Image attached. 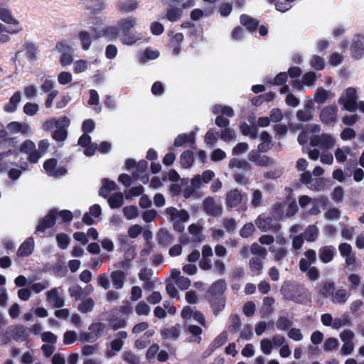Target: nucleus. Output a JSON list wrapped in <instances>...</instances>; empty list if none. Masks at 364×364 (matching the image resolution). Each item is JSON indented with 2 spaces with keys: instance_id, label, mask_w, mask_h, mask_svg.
I'll use <instances>...</instances> for the list:
<instances>
[{
  "instance_id": "nucleus-1",
  "label": "nucleus",
  "mask_w": 364,
  "mask_h": 364,
  "mask_svg": "<svg viewBox=\"0 0 364 364\" xmlns=\"http://www.w3.org/2000/svg\"><path fill=\"white\" fill-rule=\"evenodd\" d=\"M226 289L225 280L220 279L214 282L206 291L205 299L215 316H218L225 307L226 296L225 292Z\"/></svg>"
},
{
  "instance_id": "nucleus-2",
  "label": "nucleus",
  "mask_w": 364,
  "mask_h": 364,
  "mask_svg": "<svg viewBox=\"0 0 364 364\" xmlns=\"http://www.w3.org/2000/svg\"><path fill=\"white\" fill-rule=\"evenodd\" d=\"M308 290L304 284H294L291 282H285L282 284L280 292L285 300L293 301L296 303H302Z\"/></svg>"
},
{
  "instance_id": "nucleus-3",
  "label": "nucleus",
  "mask_w": 364,
  "mask_h": 364,
  "mask_svg": "<svg viewBox=\"0 0 364 364\" xmlns=\"http://www.w3.org/2000/svg\"><path fill=\"white\" fill-rule=\"evenodd\" d=\"M255 224L262 232L277 233L281 229L278 220L266 214L259 215L255 220Z\"/></svg>"
},
{
  "instance_id": "nucleus-4",
  "label": "nucleus",
  "mask_w": 364,
  "mask_h": 364,
  "mask_svg": "<svg viewBox=\"0 0 364 364\" xmlns=\"http://www.w3.org/2000/svg\"><path fill=\"white\" fill-rule=\"evenodd\" d=\"M57 216L58 210L56 208L50 209L44 218L38 220L35 234L38 235L45 232L47 229L53 228L56 223Z\"/></svg>"
},
{
  "instance_id": "nucleus-5",
  "label": "nucleus",
  "mask_w": 364,
  "mask_h": 364,
  "mask_svg": "<svg viewBox=\"0 0 364 364\" xmlns=\"http://www.w3.org/2000/svg\"><path fill=\"white\" fill-rule=\"evenodd\" d=\"M0 19L6 24L14 26V28H22L19 21L13 16L11 11L4 1H0Z\"/></svg>"
},
{
  "instance_id": "nucleus-6",
  "label": "nucleus",
  "mask_w": 364,
  "mask_h": 364,
  "mask_svg": "<svg viewBox=\"0 0 364 364\" xmlns=\"http://www.w3.org/2000/svg\"><path fill=\"white\" fill-rule=\"evenodd\" d=\"M248 160L261 167L272 166L274 164V161L272 158L266 155H260L259 151L256 149H252L249 152Z\"/></svg>"
},
{
  "instance_id": "nucleus-7",
  "label": "nucleus",
  "mask_w": 364,
  "mask_h": 364,
  "mask_svg": "<svg viewBox=\"0 0 364 364\" xmlns=\"http://www.w3.org/2000/svg\"><path fill=\"white\" fill-rule=\"evenodd\" d=\"M338 107L336 105H330L323 108L320 113V119L326 125L333 124L336 122Z\"/></svg>"
},
{
  "instance_id": "nucleus-8",
  "label": "nucleus",
  "mask_w": 364,
  "mask_h": 364,
  "mask_svg": "<svg viewBox=\"0 0 364 364\" xmlns=\"http://www.w3.org/2000/svg\"><path fill=\"white\" fill-rule=\"evenodd\" d=\"M6 333H10L14 341H24L29 336L28 328L23 325H12L9 326Z\"/></svg>"
},
{
  "instance_id": "nucleus-9",
  "label": "nucleus",
  "mask_w": 364,
  "mask_h": 364,
  "mask_svg": "<svg viewBox=\"0 0 364 364\" xmlns=\"http://www.w3.org/2000/svg\"><path fill=\"white\" fill-rule=\"evenodd\" d=\"M336 290V284L332 279L322 281L316 288V293L323 298H331Z\"/></svg>"
},
{
  "instance_id": "nucleus-10",
  "label": "nucleus",
  "mask_w": 364,
  "mask_h": 364,
  "mask_svg": "<svg viewBox=\"0 0 364 364\" xmlns=\"http://www.w3.org/2000/svg\"><path fill=\"white\" fill-rule=\"evenodd\" d=\"M311 144L314 146H320L323 149H331L335 144L334 138L328 134H323L320 136H315L311 140Z\"/></svg>"
},
{
  "instance_id": "nucleus-11",
  "label": "nucleus",
  "mask_w": 364,
  "mask_h": 364,
  "mask_svg": "<svg viewBox=\"0 0 364 364\" xmlns=\"http://www.w3.org/2000/svg\"><path fill=\"white\" fill-rule=\"evenodd\" d=\"M242 196L240 191L234 188L228 192L226 195L225 204L228 209L237 207L242 201Z\"/></svg>"
},
{
  "instance_id": "nucleus-12",
  "label": "nucleus",
  "mask_w": 364,
  "mask_h": 364,
  "mask_svg": "<svg viewBox=\"0 0 364 364\" xmlns=\"http://www.w3.org/2000/svg\"><path fill=\"white\" fill-rule=\"evenodd\" d=\"M205 212L213 217L220 216L222 214V208L215 203L213 198L208 197L203 202Z\"/></svg>"
},
{
  "instance_id": "nucleus-13",
  "label": "nucleus",
  "mask_w": 364,
  "mask_h": 364,
  "mask_svg": "<svg viewBox=\"0 0 364 364\" xmlns=\"http://www.w3.org/2000/svg\"><path fill=\"white\" fill-rule=\"evenodd\" d=\"M95 39H98L101 36H105L108 38L109 41L115 39L119 33V30L117 27L109 26L105 29H102L98 33H97V28L93 27L91 29Z\"/></svg>"
},
{
  "instance_id": "nucleus-14",
  "label": "nucleus",
  "mask_w": 364,
  "mask_h": 364,
  "mask_svg": "<svg viewBox=\"0 0 364 364\" xmlns=\"http://www.w3.org/2000/svg\"><path fill=\"white\" fill-rule=\"evenodd\" d=\"M350 50L353 58L360 59L364 55V37L357 36L353 41Z\"/></svg>"
},
{
  "instance_id": "nucleus-15",
  "label": "nucleus",
  "mask_w": 364,
  "mask_h": 364,
  "mask_svg": "<svg viewBox=\"0 0 364 364\" xmlns=\"http://www.w3.org/2000/svg\"><path fill=\"white\" fill-rule=\"evenodd\" d=\"M196 142V132H191L188 134H178L174 139V146L176 147L182 146L186 143H190L191 146L193 147Z\"/></svg>"
},
{
  "instance_id": "nucleus-16",
  "label": "nucleus",
  "mask_w": 364,
  "mask_h": 364,
  "mask_svg": "<svg viewBox=\"0 0 364 364\" xmlns=\"http://www.w3.org/2000/svg\"><path fill=\"white\" fill-rule=\"evenodd\" d=\"M34 250V240L30 237L23 242L17 252L18 257H28L32 254Z\"/></svg>"
},
{
  "instance_id": "nucleus-17",
  "label": "nucleus",
  "mask_w": 364,
  "mask_h": 364,
  "mask_svg": "<svg viewBox=\"0 0 364 364\" xmlns=\"http://www.w3.org/2000/svg\"><path fill=\"white\" fill-rule=\"evenodd\" d=\"M139 3L136 0L119 1L116 5L117 9L123 14H127L136 10Z\"/></svg>"
},
{
  "instance_id": "nucleus-18",
  "label": "nucleus",
  "mask_w": 364,
  "mask_h": 364,
  "mask_svg": "<svg viewBox=\"0 0 364 364\" xmlns=\"http://www.w3.org/2000/svg\"><path fill=\"white\" fill-rule=\"evenodd\" d=\"M181 333V326L177 323L170 328H165L161 331V338L164 340L166 339H177Z\"/></svg>"
},
{
  "instance_id": "nucleus-19",
  "label": "nucleus",
  "mask_w": 364,
  "mask_h": 364,
  "mask_svg": "<svg viewBox=\"0 0 364 364\" xmlns=\"http://www.w3.org/2000/svg\"><path fill=\"white\" fill-rule=\"evenodd\" d=\"M240 23L247 28L250 32H254L259 26V21L247 14H242L240 16Z\"/></svg>"
},
{
  "instance_id": "nucleus-20",
  "label": "nucleus",
  "mask_w": 364,
  "mask_h": 364,
  "mask_svg": "<svg viewBox=\"0 0 364 364\" xmlns=\"http://www.w3.org/2000/svg\"><path fill=\"white\" fill-rule=\"evenodd\" d=\"M183 34L176 33L170 40L169 47L172 48L173 54L177 55L181 50V43L183 41Z\"/></svg>"
},
{
  "instance_id": "nucleus-21",
  "label": "nucleus",
  "mask_w": 364,
  "mask_h": 364,
  "mask_svg": "<svg viewBox=\"0 0 364 364\" xmlns=\"http://www.w3.org/2000/svg\"><path fill=\"white\" fill-rule=\"evenodd\" d=\"M21 92L16 91L9 99V102L4 105V111L8 113L14 112L16 110L17 105L21 101Z\"/></svg>"
},
{
  "instance_id": "nucleus-22",
  "label": "nucleus",
  "mask_w": 364,
  "mask_h": 364,
  "mask_svg": "<svg viewBox=\"0 0 364 364\" xmlns=\"http://www.w3.org/2000/svg\"><path fill=\"white\" fill-rule=\"evenodd\" d=\"M335 248L331 246H325L319 250V259L323 263H328L333 259Z\"/></svg>"
},
{
  "instance_id": "nucleus-23",
  "label": "nucleus",
  "mask_w": 364,
  "mask_h": 364,
  "mask_svg": "<svg viewBox=\"0 0 364 364\" xmlns=\"http://www.w3.org/2000/svg\"><path fill=\"white\" fill-rule=\"evenodd\" d=\"M183 7L178 8L172 5L166 9L165 14L166 18L171 22H176L178 21L183 15Z\"/></svg>"
},
{
  "instance_id": "nucleus-24",
  "label": "nucleus",
  "mask_w": 364,
  "mask_h": 364,
  "mask_svg": "<svg viewBox=\"0 0 364 364\" xmlns=\"http://www.w3.org/2000/svg\"><path fill=\"white\" fill-rule=\"evenodd\" d=\"M173 237L166 229H161L156 235L158 244L164 247H168L172 242Z\"/></svg>"
},
{
  "instance_id": "nucleus-25",
  "label": "nucleus",
  "mask_w": 364,
  "mask_h": 364,
  "mask_svg": "<svg viewBox=\"0 0 364 364\" xmlns=\"http://www.w3.org/2000/svg\"><path fill=\"white\" fill-rule=\"evenodd\" d=\"M117 188V186L114 181L104 178L102 180V186L99 190V195L103 198H107L111 191L115 190Z\"/></svg>"
},
{
  "instance_id": "nucleus-26",
  "label": "nucleus",
  "mask_w": 364,
  "mask_h": 364,
  "mask_svg": "<svg viewBox=\"0 0 364 364\" xmlns=\"http://www.w3.org/2000/svg\"><path fill=\"white\" fill-rule=\"evenodd\" d=\"M136 23V18L128 17L120 19L118 21V26L119 28L122 31L123 34L127 36L129 33V31L134 27Z\"/></svg>"
},
{
  "instance_id": "nucleus-27",
  "label": "nucleus",
  "mask_w": 364,
  "mask_h": 364,
  "mask_svg": "<svg viewBox=\"0 0 364 364\" xmlns=\"http://www.w3.org/2000/svg\"><path fill=\"white\" fill-rule=\"evenodd\" d=\"M111 279L113 287L116 289H119L123 287L124 280L125 279V274L121 270L113 271L111 273Z\"/></svg>"
},
{
  "instance_id": "nucleus-28",
  "label": "nucleus",
  "mask_w": 364,
  "mask_h": 364,
  "mask_svg": "<svg viewBox=\"0 0 364 364\" xmlns=\"http://www.w3.org/2000/svg\"><path fill=\"white\" fill-rule=\"evenodd\" d=\"M180 163L183 168L191 167L194 163L193 152L191 150L184 151L181 155Z\"/></svg>"
},
{
  "instance_id": "nucleus-29",
  "label": "nucleus",
  "mask_w": 364,
  "mask_h": 364,
  "mask_svg": "<svg viewBox=\"0 0 364 364\" xmlns=\"http://www.w3.org/2000/svg\"><path fill=\"white\" fill-rule=\"evenodd\" d=\"M108 203L109 207L112 209L120 208L124 203L123 194L119 192L111 195L108 199Z\"/></svg>"
},
{
  "instance_id": "nucleus-30",
  "label": "nucleus",
  "mask_w": 364,
  "mask_h": 364,
  "mask_svg": "<svg viewBox=\"0 0 364 364\" xmlns=\"http://www.w3.org/2000/svg\"><path fill=\"white\" fill-rule=\"evenodd\" d=\"M7 129L12 133L21 132L26 134L29 127L27 124H22L18 122H11L7 125Z\"/></svg>"
},
{
  "instance_id": "nucleus-31",
  "label": "nucleus",
  "mask_w": 364,
  "mask_h": 364,
  "mask_svg": "<svg viewBox=\"0 0 364 364\" xmlns=\"http://www.w3.org/2000/svg\"><path fill=\"white\" fill-rule=\"evenodd\" d=\"M78 38L80 41L82 48L85 50H88L92 42L90 33L86 31H81L78 33Z\"/></svg>"
},
{
  "instance_id": "nucleus-32",
  "label": "nucleus",
  "mask_w": 364,
  "mask_h": 364,
  "mask_svg": "<svg viewBox=\"0 0 364 364\" xmlns=\"http://www.w3.org/2000/svg\"><path fill=\"white\" fill-rule=\"evenodd\" d=\"M349 297V294L344 289H339L334 291L331 297V301L337 304L345 303Z\"/></svg>"
},
{
  "instance_id": "nucleus-33",
  "label": "nucleus",
  "mask_w": 364,
  "mask_h": 364,
  "mask_svg": "<svg viewBox=\"0 0 364 364\" xmlns=\"http://www.w3.org/2000/svg\"><path fill=\"white\" fill-rule=\"evenodd\" d=\"M338 103L343 105V109L353 112L358 108L357 100L344 99L343 96H341L338 99Z\"/></svg>"
},
{
  "instance_id": "nucleus-34",
  "label": "nucleus",
  "mask_w": 364,
  "mask_h": 364,
  "mask_svg": "<svg viewBox=\"0 0 364 364\" xmlns=\"http://www.w3.org/2000/svg\"><path fill=\"white\" fill-rule=\"evenodd\" d=\"M318 235V229L314 225H309L304 233V238L307 242L315 241Z\"/></svg>"
},
{
  "instance_id": "nucleus-35",
  "label": "nucleus",
  "mask_w": 364,
  "mask_h": 364,
  "mask_svg": "<svg viewBox=\"0 0 364 364\" xmlns=\"http://www.w3.org/2000/svg\"><path fill=\"white\" fill-rule=\"evenodd\" d=\"M48 298L56 308H61L64 306V300L58 294L56 289H52L48 293Z\"/></svg>"
},
{
  "instance_id": "nucleus-36",
  "label": "nucleus",
  "mask_w": 364,
  "mask_h": 364,
  "mask_svg": "<svg viewBox=\"0 0 364 364\" xmlns=\"http://www.w3.org/2000/svg\"><path fill=\"white\" fill-rule=\"evenodd\" d=\"M228 341V333L226 331H223L220 334H219L210 345V348H211V350H214L216 348H220L223 345H224Z\"/></svg>"
},
{
  "instance_id": "nucleus-37",
  "label": "nucleus",
  "mask_w": 364,
  "mask_h": 364,
  "mask_svg": "<svg viewBox=\"0 0 364 364\" xmlns=\"http://www.w3.org/2000/svg\"><path fill=\"white\" fill-rule=\"evenodd\" d=\"M229 167L233 168L235 167L238 168H243L244 170L249 171L252 168L251 165L245 160H239L237 158H232L230 160Z\"/></svg>"
},
{
  "instance_id": "nucleus-38",
  "label": "nucleus",
  "mask_w": 364,
  "mask_h": 364,
  "mask_svg": "<svg viewBox=\"0 0 364 364\" xmlns=\"http://www.w3.org/2000/svg\"><path fill=\"white\" fill-rule=\"evenodd\" d=\"M230 322L231 323L228 327L230 332L232 333H237L241 326L240 316L237 314H232L230 316Z\"/></svg>"
},
{
  "instance_id": "nucleus-39",
  "label": "nucleus",
  "mask_w": 364,
  "mask_h": 364,
  "mask_svg": "<svg viewBox=\"0 0 364 364\" xmlns=\"http://www.w3.org/2000/svg\"><path fill=\"white\" fill-rule=\"evenodd\" d=\"M105 325L101 322L93 323L89 326L90 333H93L94 336H97V339L102 336Z\"/></svg>"
},
{
  "instance_id": "nucleus-40",
  "label": "nucleus",
  "mask_w": 364,
  "mask_h": 364,
  "mask_svg": "<svg viewBox=\"0 0 364 364\" xmlns=\"http://www.w3.org/2000/svg\"><path fill=\"white\" fill-rule=\"evenodd\" d=\"M25 50L26 51V57L30 60L36 59L37 46L32 42H27L25 43Z\"/></svg>"
},
{
  "instance_id": "nucleus-41",
  "label": "nucleus",
  "mask_w": 364,
  "mask_h": 364,
  "mask_svg": "<svg viewBox=\"0 0 364 364\" xmlns=\"http://www.w3.org/2000/svg\"><path fill=\"white\" fill-rule=\"evenodd\" d=\"M56 241L59 248L65 250L70 243V238L67 234L62 232L56 235Z\"/></svg>"
},
{
  "instance_id": "nucleus-42",
  "label": "nucleus",
  "mask_w": 364,
  "mask_h": 364,
  "mask_svg": "<svg viewBox=\"0 0 364 364\" xmlns=\"http://www.w3.org/2000/svg\"><path fill=\"white\" fill-rule=\"evenodd\" d=\"M58 164L57 159L52 158L47 159L43 163V168L46 171V173L51 176V173H53L56 168Z\"/></svg>"
},
{
  "instance_id": "nucleus-43",
  "label": "nucleus",
  "mask_w": 364,
  "mask_h": 364,
  "mask_svg": "<svg viewBox=\"0 0 364 364\" xmlns=\"http://www.w3.org/2000/svg\"><path fill=\"white\" fill-rule=\"evenodd\" d=\"M123 213L127 219H134L138 216V208L134 205L125 206L123 208Z\"/></svg>"
},
{
  "instance_id": "nucleus-44",
  "label": "nucleus",
  "mask_w": 364,
  "mask_h": 364,
  "mask_svg": "<svg viewBox=\"0 0 364 364\" xmlns=\"http://www.w3.org/2000/svg\"><path fill=\"white\" fill-rule=\"evenodd\" d=\"M255 230V228L252 223L245 224L240 230V235L242 237L247 238L251 236Z\"/></svg>"
},
{
  "instance_id": "nucleus-45",
  "label": "nucleus",
  "mask_w": 364,
  "mask_h": 364,
  "mask_svg": "<svg viewBox=\"0 0 364 364\" xmlns=\"http://www.w3.org/2000/svg\"><path fill=\"white\" fill-rule=\"evenodd\" d=\"M94 304V301L91 298H88L79 304L78 309L82 313H87L93 309Z\"/></svg>"
},
{
  "instance_id": "nucleus-46",
  "label": "nucleus",
  "mask_w": 364,
  "mask_h": 364,
  "mask_svg": "<svg viewBox=\"0 0 364 364\" xmlns=\"http://www.w3.org/2000/svg\"><path fill=\"white\" fill-rule=\"evenodd\" d=\"M250 251L252 254L260 256L262 258H264L267 255V250L264 247L260 246L257 242L252 244L250 247Z\"/></svg>"
},
{
  "instance_id": "nucleus-47",
  "label": "nucleus",
  "mask_w": 364,
  "mask_h": 364,
  "mask_svg": "<svg viewBox=\"0 0 364 364\" xmlns=\"http://www.w3.org/2000/svg\"><path fill=\"white\" fill-rule=\"evenodd\" d=\"M291 324V321L286 316H280L276 322L277 328L283 331L289 329Z\"/></svg>"
},
{
  "instance_id": "nucleus-48",
  "label": "nucleus",
  "mask_w": 364,
  "mask_h": 364,
  "mask_svg": "<svg viewBox=\"0 0 364 364\" xmlns=\"http://www.w3.org/2000/svg\"><path fill=\"white\" fill-rule=\"evenodd\" d=\"M68 136V132L64 127H60L52 134V138L57 141H63Z\"/></svg>"
},
{
  "instance_id": "nucleus-49",
  "label": "nucleus",
  "mask_w": 364,
  "mask_h": 364,
  "mask_svg": "<svg viewBox=\"0 0 364 364\" xmlns=\"http://www.w3.org/2000/svg\"><path fill=\"white\" fill-rule=\"evenodd\" d=\"M328 97L327 91L323 87L318 88L314 95V100L317 103L321 104L325 102Z\"/></svg>"
},
{
  "instance_id": "nucleus-50",
  "label": "nucleus",
  "mask_w": 364,
  "mask_h": 364,
  "mask_svg": "<svg viewBox=\"0 0 364 364\" xmlns=\"http://www.w3.org/2000/svg\"><path fill=\"white\" fill-rule=\"evenodd\" d=\"M38 109L36 103L26 102L23 106V112L28 116H33L38 112Z\"/></svg>"
},
{
  "instance_id": "nucleus-51",
  "label": "nucleus",
  "mask_w": 364,
  "mask_h": 364,
  "mask_svg": "<svg viewBox=\"0 0 364 364\" xmlns=\"http://www.w3.org/2000/svg\"><path fill=\"white\" fill-rule=\"evenodd\" d=\"M311 65L317 70H321L324 68L325 63L321 57L314 55L311 60Z\"/></svg>"
},
{
  "instance_id": "nucleus-52",
  "label": "nucleus",
  "mask_w": 364,
  "mask_h": 364,
  "mask_svg": "<svg viewBox=\"0 0 364 364\" xmlns=\"http://www.w3.org/2000/svg\"><path fill=\"white\" fill-rule=\"evenodd\" d=\"M135 311L139 316H147L150 312V307L144 301H141L136 306Z\"/></svg>"
},
{
  "instance_id": "nucleus-53",
  "label": "nucleus",
  "mask_w": 364,
  "mask_h": 364,
  "mask_svg": "<svg viewBox=\"0 0 364 364\" xmlns=\"http://www.w3.org/2000/svg\"><path fill=\"white\" fill-rule=\"evenodd\" d=\"M218 139V132L210 129L207 132L205 136V142L209 145H214Z\"/></svg>"
},
{
  "instance_id": "nucleus-54",
  "label": "nucleus",
  "mask_w": 364,
  "mask_h": 364,
  "mask_svg": "<svg viewBox=\"0 0 364 364\" xmlns=\"http://www.w3.org/2000/svg\"><path fill=\"white\" fill-rule=\"evenodd\" d=\"M343 196H344L343 188L340 186L335 187L331 193L332 199L334 201H336V203L342 202L343 200Z\"/></svg>"
},
{
  "instance_id": "nucleus-55",
  "label": "nucleus",
  "mask_w": 364,
  "mask_h": 364,
  "mask_svg": "<svg viewBox=\"0 0 364 364\" xmlns=\"http://www.w3.org/2000/svg\"><path fill=\"white\" fill-rule=\"evenodd\" d=\"M250 266L252 270L257 271V274H260L263 268V264L262 260L258 258L253 257L250 260Z\"/></svg>"
},
{
  "instance_id": "nucleus-56",
  "label": "nucleus",
  "mask_w": 364,
  "mask_h": 364,
  "mask_svg": "<svg viewBox=\"0 0 364 364\" xmlns=\"http://www.w3.org/2000/svg\"><path fill=\"white\" fill-rule=\"evenodd\" d=\"M235 138V131L230 128L226 127L221 132L220 139L224 141H230Z\"/></svg>"
},
{
  "instance_id": "nucleus-57",
  "label": "nucleus",
  "mask_w": 364,
  "mask_h": 364,
  "mask_svg": "<svg viewBox=\"0 0 364 364\" xmlns=\"http://www.w3.org/2000/svg\"><path fill=\"white\" fill-rule=\"evenodd\" d=\"M316 81V74L313 71H309L302 76V83L306 86H311Z\"/></svg>"
},
{
  "instance_id": "nucleus-58",
  "label": "nucleus",
  "mask_w": 364,
  "mask_h": 364,
  "mask_svg": "<svg viewBox=\"0 0 364 364\" xmlns=\"http://www.w3.org/2000/svg\"><path fill=\"white\" fill-rule=\"evenodd\" d=\"M68 292L70 296L75 298L76 301L80 299L83 294L82 289L79 285L70 287L68 289Z\"/></svg>"
},
{
  "instance_id": "nucleus-59",
  "label": "nucleus",
  "mask_w": 364,
  "mask_h": 364,
  "mask_svg": "<svg viewBox=\"0 0 364 364\" xmlns=\"http://www.w3.org/2000/svg\"><path fill=\"white\" fill-rule=\"evenodd\" d=\"M338 346V341L336 338L331 337L325 341L323 349L325 351L333 350Z\"/></svg>"
},
{
  "instance_id": "nucleus-60",
  "label": "nucleus",
  "mask_w": 364,
  "mask_h": 364,
  "mask_svg": "<svg viewBox=\"0 0 364 364\" xmlns=\"http://www.w3.org/2000/svg\"><path fill=\"white\" fill-rule=\"evenodd\" d=\"M287 78L288 74L286 72H281L275 76L273 82H270V84L275 85H283L287 81Z\"/></svg>"
},
{
  "instance_id": "nucleus-61",
  "label": "nucleus",
  "mask_w": 364,
  "mask_h": 364,
  "mask_svg": "<svg viewBox=\"0 0 364 364\" xmlns=\"http://www.w3.org/2000/svg\"><path fill=\"white\" fill-rule=\"evenodd\" d=\"M35 149V144L31 140L27 139L21 144L19 150L22 153L28 154L29 152L33 151Z\"/></svg>"
},
{
  "instance_id": "nucleus-62",
  "label": "nucleus",
  "mask_w": 364,
  "mask_h": 364,
  "mask_svg": "<svg viewBox=\"0 0 364 364\" xmlns=\"http://www.w3.org/2000/svg\"><path fill=\"white\" fill-rule=\"evenodd\" d=\"M261 350L263 353L269 355L272 353L273 348L272 342L267 338H264L260 342Z\"/></svg>"
},
{
  "instance_id": "nucleus-63",
  "label": "nucleus",
  "mask_w": 364,
  "mask_h": 364,
  "mask_svg": "<svg viewBox=\"0 0 364 364\" xmlns=\"http://www.w3.org/2000/svg\"><path fill=\"white\" fill-rule=\"evenodd\" d=\"M123 360L130 364H139V358L131 351H125L123 353Z\"/></svg>"
},
{
  "instance_id": "nucleus-64",
  "label": "nucleus",
  "mask_w": 364,
  "mask_h": 364,
  "mask_svg": "<svg viewBox=\"0 0 364 364\" xmlns=\"http://www.w3.org/2000/svg\"><path fill=\"white\" fill-rule=\"evenodd\" d=\"M77 333L73 331H67L63 336V343L65 345L73 343L77 340Z\"/></svg>"
}]
</instances>
